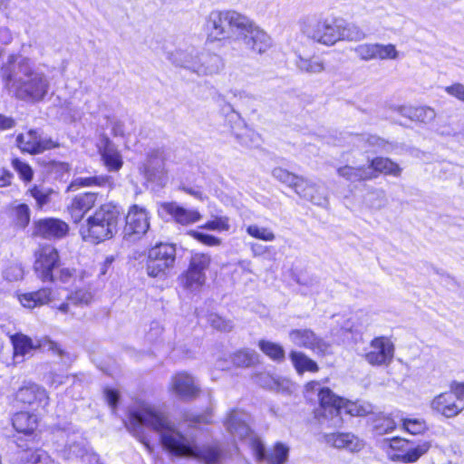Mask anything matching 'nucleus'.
<instances>
[{"instance_id":"2eb2a0df","label":"nucleus","mask_w":464,"mask_h":464,"mask_svg":"<svg viewBox=\"0 0 464 464\" xmlns=\"http://www.w3.org/2000/svg\"><path fill=\"white\" fill-rule=\"evenodd\" d=\"M394 356V344L390 338L379 336L373 338L364 358L371 365H388Z\"/></svg>"},{"instance_id":"4c0bfd02","label":"nucleus","mask_w":464,"mask_h":464,"mask_svg":"<svg viewBox=\"0 0 464 464\" xmlns=\"http://www.w3.org/2000/svg\"><path fill=\"white\" fill-rule=\"evenodd\" d=\"M290 359L294 364L295 369L299 374H302L304 372H314L318 371L317 363L303 353L292 352L290 353Z\"/></svg>"},{"instance_id":"680f3d73","label":"nucleus","mask_w":464,"mask_h":464,"mask_svg":"<svg viewBox=\"0 0 464 464\" xmlns=\"http://www.w3.org/2000/svg\"><path fill=\"white\" fill-rule=\"evenodd\" d=\"M445 92L450 96H453L459 101L464 102V84L459 82L453 83L445 87Z\"/></svg>"},{"instance_id":"423d86ee","label":"nucleus","mask_w":464,"mask_h":464,"mask_svg":"<svg viewBox=\"0 0 464 464\" xmlns=\"http://www.w3.org/2000/svg\"><path fill=\"white\" fill-rule=\"evenodd\" d=\"M121 220V208L112 203L100 206L80 227L84 240L99 243L113 237Z\"/></svg>"},{"instance_id":"c85d7f7f","label":"nucleus","mask_w":464,"mask_h":464,"mask_svg":"<svg viewBox=\"0 0 464 464\" xmlns=\"http://www.w3.org/2000/svg\"><path fill=\"white\" fill-rule=\"evenodd\" d=\"M112 184L113 179L108 175L78 177L72 180L68 188L70 190H76L83 187L111 188Z\"/></svg>"},{"instance_id":"f8f14e48","label":"nucleus","mask_w":464,"mask_h":464,"mask_svg":"<svg viewBox=\"0 0 464 464\" xmlns=\"http://www.w3.org/2000/svg\"><path fill=\"white\" fill-rule=\"evenodd\" d=\"M245 24L246 26L241 27L237 40L243 41L252 52L259 54L266 53L272 46L271 37L248 17Z\"/></svg>"},{"instance_id":"6e6d98bb","label":"nucleus","mask_w":464,"mask_h":464,"mask_svg":"<svg viewBox=\"0 0 464 464\" xmlns=\"http://www.w3.org/2000/svg\"><path fill=\"white\" fill-rule=\"evenodd\" d=\"M51 289L42 288L36 292L31 293V303H34V306L45 304L51 300Z\"/></svg>"},{"instance_id":"0e129e2a","label":"nucleus","mask_w":464,"mask_h":464,"mask_svg":"<svg viewBox=\"0 0 464 464\" xmlns=\"http://www.w3.org/2000/svg\"><path fill=\"white\" fill-rule=\"evenodd\" d=\"M13 167L19 173L22 179L29 181V166L18 159L13 160Z\"/></svg>"},{"instance_id":"de8ad7c7","label":"nucleus","mask_w":464,"mask_h":464,"mask_svg":"<svg viewBox=\"0 0 464 464\" xmlns=\"http://www.w3.org/2000/svg\"><path fill=\"white\" fill-rule=\"evenodd\" d=\"M366 201L372 208L381 209L388 203L386 193L382 188H375L367 194Z\"/></svg>"},{"instance_id":"58836bf2","label":"nucleus","mask_w":464,"mask_h":464,"mask_svg":"<svg viewBox=\"0 0 464 464\" xmlns=\"http://www.w3.org/2000/svg\"><path fill=\"white\" fill-rule=\"evenodd\" d=\"M14 349V361L15 363L23 362L24 355L29 350V338L22 334L10 336Z\"/></svg>"},{"instance_id":"cd10ccee","label":"nucleus","mask_w":464,"mask_h":464,"mask_svg":"<svg viewBox=\"0 0 464 464\" xmlns=\"http://www.w3.org/2000/svg\"><path fill=\"white\" fill-rule=\"evenodd\" d=\"M304 183L301 192L295 193L314 205L326 208L328 206V198L325 188L304 179Z\"/></svg>"},{"instance_id":"a19ab883","label":"nucleus","mask_w":464,"mask_h":464,"mask_svg":"<svg viewBox=\"0 0 464 464\" xmlns=\"http://www.w3.org/2000/svg\"><path fill=\"white\" fill-rule=\"evenodd\" d=\"M259 349L271 360L280 362H283L285 356L283 346L276 343L266 340H260L258 343Z\"/></svg>"},{"instance_id":"9d476101","label":"nucleus","mask_w":464,"mask_h":464,"mask_svg":"<svg viewBox=\"0 0 464 464\" xmlns=\"http://www.w3.org/2000/svg\"><path fill=\"white\" fill-rule=\"evenodd\" d=\"M210 262L211 258L207 254H193L188 270L180 276L181 285L190 291L199 289L205 284L206 270Z\"/></svg>"},{"instance_id":"dca6fc26","label":"nucleus","mask_w":464,"mask_h":464,"mask_svg":"<svg viewBox=\"0 0 464 464\" xmlns=\"http://www.w3.org/2000/svg\"><path fill=\"white\" fill-rule=\"evenodd\" d=\"M158 213L162 218H171L183 226L196 223L201 218V215L197 209L185 208L176 202L160 203Z\"/></svg>"},{"instance_id":"bf43d9fd","label":"nucleus","mask_w":464,"mask_h":464,"mask_svg":"<svg viewBox=\"0 0 464 464\" xmlns=\"http://www.w3.org/2000/svg\"><path fill=\"white\" fill-rule=\"evenodd\" d=\"M69 379V376H64L62 374L55 373L50 371L48 373L44 374L43 380L49 385L57 387L65 382L66 380Z\"/></svg>"},{"instance_id":"79ce46f5","label":"nucleus","mask_w":464,"mask_h":464,"mask_svg":"<svg viewBox=\"0 0 464 464\" xmlns=\"http://www.w3.org/2000/svg\"><path fill=\"white\" fill-rule=\"evenodd\" d=\"M296 282L301 286L300 291L303 295H317L323 288L317 278L308 275L298 276Z\"/></svg>"},{"instance_id":"ddd939ff","label":"nucleus","mask_w":464,"mask_h":464,"mask_svg":"<svg viewBox=\"0 0 464 464\" xmlns=\"http://www.w3.org/2000/svg\"><path fill=\"white\" fill-rule=\"evenodd\" d=\"M60 261L57 249L52 245H44L35 252L34 269L37 276L44 282H53V269Z\"/></svg>"},{"instance_id":"c9c22d12","label":"nucleus","mask_w":464,"mask_h":464,"mask_svg":"<svg viewBox=\"0 0 464 464\" xmlns=\"http://www.w3.org/2000/svg\"><path fill=\"white\" fill-rule=\"evenodd\" d=\"M272 175L278 181L293 188L295 192H301V188L304 184L303 177L296 176L282 168H275Z\"/></svg>"},{"instance_id":"4468645a","label":"nucleus","mask_w":464,"mask_h":464,"mask_svg":"<svg viewBox=\"0 0 464 464\" xmlns=\"http://www.w3.org/2000/svg\"><path fill=\"white\" fill-rule=\"evenodd\" d=\"M463 384H458L455 392H446L436 396L430 402V408L446 418L457 416L464 409V401L459 397L464 395V392H461L460 388Z\"/></svg>"},{"instance_id":"69168bd1","label":"nucleus","mask_w":464,"mask_h":464,"mask_svg":"<svg viewBox=\"0 0 464 464\" xmlns=\"http://www.w3.org/2000/svg\"><path fill=\"white\" fill-rule=\"evenodd\" d=\"M111 125V132L114 136L123 137L126 134L125 124L123 121L113 118L110 121Z\"/></svg>"},{"instance_id":"ea45409f","label":"nucleus","mask_w":464,"mask_h":464,"mask_svg":"<svg viewBox=\"0 0 464 464\" xmlns=\"http://www.w3.org/2000/svg\"><path fill=\"white\" fill-rule=\"evenodd\" d=\"M49 403V397L46 391L37 385L31 383V411H44Z\"/></svg>"},{"instance_id":"774afa93","label":"nucleus","mask_w":464,"mask_h":464,"mask_svg":"<svg viewBox=\"0 0 464 464\" xmlns=\"http://www.w3.org/2000/svg\"><path fill=\"white\" fill-rule=\"evenodd\" d=\"M49 169L51 171H55L58 176L63 178L64 173H68L70 168L65 162L52 161L49 163Z\"/></svg>"},{"instance_id":"6e6552de","label":"nucleus","mask_w":464,"mask_h":464,"mask_svg":"<svg viewBox=\"0 0 464 464\" xmlns=\"http://www.w3.org/2000/svg\"><path fill=\"white\" fill-rule=\"evenodd\" d=\"M389 445L392 450L397 451L391 456V459L404 464L415 463L422 456L427 454L431 448V442L429 440H419L415 442L399 437L391 439Z\"/></svg>"},{"instance_id":"1a4fd4ad","label":"nucleus","mask_w":464,"mask_h":464,"mask_svg":"<svg viewBox=\"0 0 464 464\" xmlns=\"http://www.w3.org/2000/svg\"><path fill=\"white\" fill-rule=\"evenodd\" d=\"M176 260V246L173 244L157 243L149 250L147 272L151 277L164 275L173 267Z\"/></svg>"},{"instance_id":"a878e982","label":"nucleus","mask_w":464,"mask_h":464,"mask_svg":"<svg viewBox=\"0 0 464 464\" xmlns=\"http://www.w3.org/2000/svg\"><path fill=\"white\" fill-rule=\"evenodd\" d=\"M325 442L337 449H346L352 452L360 451L363 443L352 433H330L324 436Z\"/></svg>"},{"instance_id":"5701e85b","label":"nucleus","mask_w":464,"mask_h":464,"mask_svg":"<svg viewBox=\"0 0 464 464\" xmlns=\"http://www.w3.org/2000/svg\"><path fill=\"white\" fill-rule=\"evenodd\" d=\"M98 194L85 192L76 195L69 207V211L74 223H79L84 215L94 206Z\"/></svg>"},{"instance_id":"09e8293b","label":"nucleus","mask_w":464,"mask_h":464,"mask_svg":"<svg viewBox=\"0 0 464 464\" xmlns=\"http://www.w3.org/2000/svg\"><path fill=\"white\" fill-rule=\"evenodd\" d=\"M246 233L252 237L263 241L271 242L274 241L276 238V236L271 229L267 227H258L257 225H249L246 227Z\"/></svg>"},{"instance_id":"f257e3e1","label":"nucleus","mask_w":464,"mask_h":464,"mask_svg":"<svg viewBox=\"0 0 464 464\" xmlns=\"http://www.w3.org/2000/svg\"><path fill=\"white\" fill-rule=\"evenodd\" d=\"M127 429L150 449V444L142 436L143 427H148L160 434V442L169 453L180 458H190L204 464H220L223 450L218 444L198 446L179 432L171 421L162 413L147 405L129 411Z\"/></svg>"},{"instance_id":"20e7f679","label":"nucleus","mask_w":464,"mask_h":464,"mask_svg":"<svg viewBox=\"0 0 464 464\" xmlns=\"http://www.w3.org/2000/svg\"><path fill=\"white\" fill-rule=\"evenodd\" d=\"M366 406L336 396L330 389L321 390L319 406L314 411L315 418L321 424L339 427L343 423V413L351 416H365L370 412Z\"/></svg>"},{"instance_id":"72a5a7b5","label":"nucleus","mask_w":464,"mask_h":464,"mask_svg":"<svg viewBox=\"0 0 464 464\" xmlns=\"http://www.w3.org/2000/svg\"><path fill=\"white\" fill-rule=\"evenodd\" d=\"M372 171L371 168H367V166L354 168L345 165L337 169L338 175L350 182L371 179Z\"/></svg>"},{"instance_id":"603ef678","label":"nucleus","mask_w":464,"mask_h":464,"mask_svg":"<svg viewBox=\"0 0 464 464\" xmlns=\"http://www.w3.org/2000/svg\"><path fill=\"white\" fill-rule=\"evenodd\" d=\"M208 322L210 325L219 331L229 332L233 328V324L229 320H226L217 314H210L208 316Z\"/></svg>"},{"instance_id":"aec40b11","label":"nucleus","mask_w":464,"mask_h":464,"mask_svg":"<svg viewBox=\"0 0 464 464\" xmlns=\"http://www.w3.org/2000/svg\"><path fill=\"white\" fill-rule=\"evenodd\" d=\"M289 338L295 345L310 349L318 354H324L329 345L309 329H296L289 333Z\"/></svg>"},{"instance_id":"f3484780","label":"nucleus","mask_w":464,"mask_h":464,"mask_svg":"<svg viewBox=\"0 0 464 464\" xmlns=\"http://www.w3.org/2000/svg\"><path fill=\"white\" fill-rule=\"evenodd\" d=\"M69 232V226L62 219L44 218L34 221V235L45 239H60Z\"/></svg>"},{"instance_id":"9b49d317","label":"nucleus","mask_w":464,"mask_h":464,"mask_svg":"<svg viewBox=\"0 0 464 464\" xmlns=\"http://www.w3.org/2000/svg\"><path fill=\"white\" fill-rule=\"evenodd\" d=\"M150 214L145 208L139 205L130 207L126 216L124 237L129 241H135L148 235L150 232Z\"/></svg>"},{"instance_id":"f03ea898","label":"nucleus","mask_w":464,"mask_h":464,"mask_svg":"<svg viewBox=\"0 0 464 464\" xmlns=\"http://www.w3.org/2000/svg\"><path fill=\"white\" fill-rule=\"evenodd\" d=\"M250 416L242 411H232L225 421L227 431L240 440L249 438L251 450L259 461H266L267 464H285L289 456V448L282 442H276L273 450L268 452L256 437H253L248 424Z\"/></svg>"},{"instance_id":"4d7b16f0","label":"nucleus","mask_w":464,"mask_h":464,"mask_svg":"<svg viewBox=\"0 0 464 464\" xmlns=\"http://www.w3.org/2000/svg\"><path fill=\"white\" fill-rule=\"evenodd\" d=\"M31 464H56L49 454L43 450H36L31 454Z\"/></svg>"},{"instance_id":"0eeeda50","label":"nucleus","mask_w":464,"mask_h":464,"mask_svg":"<svg viewBox=\"0 0 464 464\" xmlns=\"http://www.w3.org/2000/svg\"><path fill=\"white\" fill-rule=\"evenodd\" d=\"M300 30L308 39L325 46L338 42L336 18L306 17L301 21Z\"/></svg>"},{"instance_id":"b1692460","label":"nucleus","mask_w":464,"mask_h":464,"mask_svg":"<svg viewBox=\"0 0 464 464\" xmlns=\"http://www.w3.org/2000/svg\"><path fill=\"white\" fill-rule=\"evenodd\" d=\"M12 424L15 430L14 441L24 451L29 449V412L21 411L14 415Z\"/></svg>"},{"instance_id":"6ab92c4d","label":"nucleus","mask_w":464,"mask_h":464,"mask_svg":"<svg viewBox=\"0 0 464 464\" xmlns=\"http://www.w3.org/2000/svg\"><path fill=\"white\" fill-rule=\"evenodd\" d=\"M140 172L149 181H154L165 169V151L160 148H150L146 152L145 161L139 167Z\"/></svg>"},{"instance_id":"7c9ffc66","label":"nucleus","mask_w":464,"mask_h":464,"mask_svg":"<svg viewBox=\"0 0 464 464\" xmlns=\"http://www.w3.org/2000/svg\"><path fill=\"white\" fill-rule=\"evenodd\" d=\"M367 168H371V179L376 178L380 173L399 176L401 168L395 162L387 158L377 157L369 161Z\"/></svg>"},{"instance_id":"37998d69","label":"nucleus","mask_w":464,"mask_h":464,"mask_svg":"<svg viewBox=\"0 0 464 464\" xmlns=\"http://www.w3.org/2000/svg\"><path fill=\"white\" fill-rule=\"evenodd\" d=\"M402 428L411 435H421L429 430L428 424L423 418L415 417L402 419Z\"/></svg>"},{"instance_id":"8fccbe9b","label":"nucleus","mask_w":464,"mask_h":464,"mask_svg":"<svg viewBox=\"0 0 464 464\" xmlns=\"http://www.w3.org/2000/svg\"><path fill=\"white\" fill-rule=\"evenodd\" d=\"M13 216L15 224L24 228L29 223V208L26 204H19L13 209Z\"/></svg>"},{"instance_id":"39448f33","label":"nucleus","mask_w":464,"mask_h":464,"mask_svg":"<svg viewBox=\"0 0 464 464\" xmlns=\"http://www.w3.org/2000/svg\"><path fill=\"white\" fill-rule=\"evenodd\" d=\"M246 16L234 10H214L207 17L206 44L221 43L222 45L237 41L241 27L246 26Z\"/></svg>"},{"instance_id":"393cba45","label":"nucleus","mask_w":464,"mask_h":464,"mask_svg":"<svg viewBox=\"0 0 464 464\" xmlns=\"http://www.w3.org/2000/svg\"><path fill=\"white\" fill-rule=\"evenodd\" d=\"M348 139L350 144L365 152H377L387 146L384 140L371 134L349 135Z\"/></svg>"},{"instance_id":"473e14b6","label":"nucleus","mask_w":464,"mask_h":464,"mask_svg":"<svg viewBox=\"0 0 464 464\" xmlns=\"http://www.w3.org/2000/svg\"><path fill=\"white\" fill-rule=\"evenodd\" d=\"M400 111L401 115L423 123H429L436 117L435 111L428 106L401 107Z\"/></svg>"},{"instance_id":"864d4df0","label":"nucleus","mask_w":464,"mask_h":464,"mask_svg":"<svg viewBox=\"0 0 464 464\" xmlns=\"http://www.w3.org/2000/svg\"><path fill=\"white\" fill-rule=\"evenodd\" d=\"M68 301L73 304H88L92 300L91 292L80 289L67 296Z\"/></svg>"},{"instance_id":"f704fd0d","label":"nucleus","mask_w":464,"mask_h":464,"mask_svg":"<svg viewBox=\"0 0 464 464\" xmlns=\"http://www.w3.org/2000/svg\"><path fill=\"white\" fill-rule=\"evenodd\" d=\"M59 147V143L46 134H38L31 130V155Z\"/></svg>"},{"instance_id":"3c124183","label":"nucleus","mask_w":464,"mask_h":464,"mask_svg":"<svg viewBox=\"0 0 464 464\" xmlns=\"http://www.w3.org/2000/svg\"><path fill=\"white\" fill-rule=\"evenodd\" d=\"M229 227V219L225 216L217 217L212 220H208L201 227V228L204 229L216 231H227Z\"/></svg>"},{"instance_id":"13d9d810","label":"nucleus","mask_w":464,"mask_h":464,"mask_svg":"<svg viewBox=\"0 0 464 464\" xmlns=\"http://www.w3.org/2000/svg\"><path fill=\"white\" fill-rule=\"evenodd\" d=\"M76 276V270L67 267L61 268L58 273V276L54 277V281L58 280L61 283L67 285L74 281Z\"/></svg>"},{"instance_id":"e2e57ef3","label":"nucleus","mask_w":464,"mask_h":464,"mask_svg":"<svg viewBox=\"0 0 464 464\" xmlns=\"http://www.w3.org/2000/svg\"><path fill=\"white\" fill-rule=\"evenodd\" d=\"M24 276V270L19 265H12L5 271V277L9 280H19Z\"/></svg>"},{"instance_id":"c03bdc74","label":"nucleus","mask_w":464,"mask_h":464,"mask_svg":"<svg viewBox=\"0 0 464 464\" xmlns=\"http://www.w3.org/2000/svg\"><path fill=\"white\" fill-rule=\"evenodd\" d=\"M296 66L300 71L307 73H319L324 71V65L318 57L309 59L299 57L296 61Z\"/></svg>"},{"instance_id":"49530a36","label":"nucleus","mask_w":464,"mask_h":464,"mask_svg":"<svg viewBox=\"0 0 464 464\" xmlns=\"http://www.w3.org/2000/svg\"><path fill=\"white\" fill-rule=\"evenodd\" d=\"M53 193V190L50 188L34 186L31 188V198L35 199L37 209H44V208L50 202V197Z\"/></svg>"},{"instance_id":"a18cd8bd","label":"nucleus","mask_w":464,"mask_h":464,"mask_svg":"<svg viewBox=\"0 0 464 464\" xmlns=\"http://www.w3.org/2000/svg\"><path fill=\"white\" fill-rule=\"evenodd\" d=\"M31 351L32 350H41L43 352L48 351L53 352L55 354H58L60 357H63L64 352L60 348V346L48 339L47 337H44L42 339H35L34 341L31 338Z\"/></svg>"},{"instance_id":"2f4dec72","label":"nucleus","mask_w":464,"mask_h":464,"mask_svg":"<svg viewBox=\"0 0 464 464\" xmlns=\"http://www.w3.org/2000/svg\"><path fill=\"white\" fill-rule=\"evenodd\" d=\"M49 80L43 73L31 72V102L42 101L49 91Z\"/></svg>"},{"instance_id":"4be33fe9","label":"nucleus","mask_w":464,"mask_h":464,"mask_svg":"<svg viewBox=\"0 0 464 464\" xmlns=\"http://www.w3.org/2000/svg\"><path fill=\"white\" fill-rule=\"evenodd\" d=\"M171 391L180 399L191 400L198 395L199 388L191 375L179 372L172 377Z\"/></svg>"},{"instance_id":"e433bc0d","label":"nucleus","mask_w":464,"mask_h":464,"mask_svg":"<svg viewBox=\"0 0 464 464\" xmlns=\"http://www.w3.org/2000/svg\"><path fill=\"white\" fill-rule=\"evenodd\" d=\"M259 355L251 349H241L235 352L231 356V363L237 367H250L258 362Z\"/></svg>"},{"instance_id":"412c9836","label":"nucleus","mask_w":464,"mask_h":464,"mask_svg":"<svg viewBox=\"0 0 464 464\" xmlns=\"http://www.w3.org/2000/svg\"><path fill=\"white\" fill-rule=\"evenodd\" d=\"M98 151L108 171L117 172L122 168L123 159L121 153L117 146L108 138L102 140L98 147Z\"/></svg>"},{"instance_id":"052dcab7","label":"nucleus","mask_w":464,"mask_h":464,"mask_svg":"<svg viewBox=\"0 0 464 464\" xmlns=\"http://www.w3.org/2000/svg\"><path fill=\"white\" fill-rule=\"evenodd\" d=\"M104 396L105 399L112 410V412H115L116 408L118 406V402L120 400V393L117 390L111 388L104 389Z\"/></svg>"},{"instance_id":"a211bd4d","label":"nucleus","mask_w":464,"mask_h":464,"mask_svg":"<svg viewBox=\"0 0 464 464\" xmlns=\"http://www.w3.org/2000/svg\"><path fill=\"white\" fill-rule=\"evenodd\" d=\"M353 52L362 61H371L374 59L380 60H395L398 58V51L392 44H362L357 45Z\"/></svg>"},{"instance_id":"5fc2aeb1","label":"nucleus","mask_w":464,"mask_h":464,"mask_svg":"<svg viewBox=\"0 0 464 464\" xmlns=\"http://www.w3.org/2000/svg\"><path fill=\"white\" fill-rule=\"evenodd\" d=\"M188 234L193 238L197 239L198 242L206 246H218L221 243V240L213 235L198 232L196 230H190Z\"/></svg>"},{"instance_id":"7ed1b4c3","label":"nucleus","mask_w":464,"mask_h":464,"mask_svg":"<svg viewBox=\"0 0 464 464\" xmlns=\"http://www.w3.org/2000/svg\"><path fill=\"white\" fill-rule=\"evenodd\" d=\"M167 59L176 66L188 70L198 76H213L218 74L225 67L224 59L208 47L202 50L194 46L177 49L168 53Z\"/></svg>"},{"instance_id":"338daca9","label":"nucleus","mask_w":464,"mask_h":464,"mask_svg":"<svg viewBox=\"0 0 464 464\" xmlns=\"http://www.w3.org/2000/svg\"><path fill=\"white\" fill-rule=\"evenodd\" d=\"M396 428L394 420L391 418L382 420V423L376 425L375 429L378 434L388 433L392 431Z\"/></svg>"},{"instance_id":"bb28decb","label":"nucleus","mask_w":464,"mask_h":464,"mask_svg":"<svg viewBox=\"0 0 464 464\" xmlns=\"http://www.w3.org/2000/svg\"><path fill=\"white\" fill-rule=\"evenodd\" d=\"M237 121L232 126V132L238 142L248 148H257L261 145V137L255 130L249 129L236 114Z\"/></svg>"},{"instance_id":"c756f323","label":"nucleus","mask_w":464,"mask_h":464,"mask_svg":"<svg viewBox=\"0 0 464 464\" xmlns=\"http://www.w3.org/2000/svg\"><path fill=\"white\" fill-rule=\"evenodd\" d=\"M337 34L339 41H362L366 37L365 33L355 24L337 19Z\"/></svg>"}]
</instances>
